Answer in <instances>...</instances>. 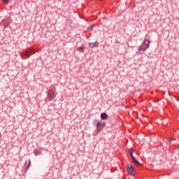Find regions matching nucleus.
Returning a JSON list of instances; mask_svg holds the SVG:
<instances>
[{
	"label": "nucleus",
	"instance_id": "0eeeda50",
	"mask_svg": "<svg viewBox=\"0 0 179 179\" xmlns=\"http://www.w3.org/2000/svg\"><path fill=\"white\" fill-rule=\"evenodd\" d=\"M94 47H99V42L89 43L90 48H94Z\"/></svg>",
	"mask_w": 179,
	"mask_h": 179
},
{
	"label": "nucleus",
	"instance_id": "423d86ee",
	"mask_svg": "<svg viewBox=\"0 0 179 179\" xmlns=\"http://www.w3.org/2000/svg\"><path fill=\"white\" fill-rule=\"evenodd\" d=\"M127 170L128 174H129V176H131L132 177L135 176V171H134V166L132 165L127 164Z\"/></svg>",
	"mask_w": 179,
	"mask_h": 179
},
{
	"label": "nucleus",
	"instance_id": "7ed1b4c3",
	"mask_svg": "<svg viewBox=\"0 0 179 179\" xmlns=\"http://www.w3.org/2000/svg\"><path fill=\"white\" fill-rule=\"evenodd\" d=\"M47 96L49 101H52L57 97V93L55 92V88H50L48 90Z\"/></svg>",
	"mask_w": 179,
	"mask_h": 179
},
{
	"label": "nucleus",
	"instance_id": "9b49d317",
	"mask_svg": "<svg viewBox=\"0 0 179 179\" xmlns=\"http://www.w3.org/2000/svg\"><path fill=\"white\" fill-rule=\"evenodd\" d=\"M93 27H94V25H90L89 27H88V30L90 31H93Z\"/></svg>",
	"mask_w": 179,
	"mask_h": 179
},
{
	"label": "nucleus",
	"instance_id": "f03ea898",
	"mask_svg": "<svg viewBox=\"0 0 179 179\" xmlns=\"http://www.w3.org/2000/svg\"><path fill=\"white\" fill-rule=\"evenodd\" d=\"M150 45V41H149V39L145 38L143 43L138 47V51L145 52L148 50V48H149Z\"/></svg>",
	"mask_w": 179,
	"mask_h": 179
},
{
	"label": "nucleus",
	"instance_id": "20e7f679",
	"mask_svg": "<svg viewBox=\"0 0 179 179\" xmlns=\"http://www.w3.org/2000/svg\"><path fill=\"white\" fill-rule=\"evenodd\" d=\"M94 125L96 124V131L97 132H101L103 129L106 127V123L99 122L97 119H94L93 121Z\"/></svg>",
	"mask_w": 179,
	"mask_h": 179
},
{
	"label": "nucleus",
	"instance_id": "6e6552de",
	"mask_svg": "<svg viewBox=\"0 0 179 179\" xmlns=\"http://www.w3.org/2000/svg\"><path fill=\"white\" fill-rule=\"evenodd\" d=\"M30 166H31V161H30L29 159L28 164H27V162H25V165H24L25 170L26 171L29 170V169L30 168Z\"/></svg>",
	"mask_w": 179,
	"mask_h": 179
},
{
	"label": "nucleus",
	"instance_id": "f257e3e1",
	"mask_svg": "<svg viewBox=\"0 0 179 179\" xmlns=\"http://www.w3.org/2000/svg\"><path fill=\"white\" fill-rule=\"evenodd\" d=\"M34 54H36L34 49L33 48H28L20 53V56L22 59H26L27 58H30V57Z\"/></svg>",
	"mask_w": 179,
	"mask_h": 179
},
{
	"label": "nucleus",
	"instance_id": "39448f33",
	"mask_svg": "<svg viewBox=\"0 0 179 179\" xmlns=\"http://www.w3.org/2000/svg\"><path fill=\"white\" fill-rule=\"evenodd\" d=\"M134 152H135L134 150V148H130L129 150V155H130V156L131 157L132 162L134 163V164H136V166H142V164L140 163L139 162H138V160H136L135 157H134Z\"/></svg>",
	"mask_w": 179,
	"mask_h": 179
},
{
	"label": "nucleus",
	"instance_id": "4468645a",
	"mask_svg": "<svg viewBox=\"0 0 179 179\" xmlns=\"http://www.w3.org/2000/svg\"><path fill=\"white\" fill-rule=\"evenodd\" d=\"M171 141H174V139L171 138Z\"/></svg>",
	"mask_w": 179,
	"mask_h": 179
},
{
	"label": "nucleus",
	"instance_id": "9d476101",
	"mask_svg": "<svg viewBox=\"0 0 179 179\" xmlns=\"http://www.w3.org/2000/svg\"><path fill=\"white\" fill-rule=\"evenodd\" d=\"M34 154L35 156H38L39 155H41V151L38 150H34Z\"/></svg>",
	"mask_w": 179,
	"mask_h": 179
},
{
	"label": "nucleus",
	"instance_id": "ddd939ff",
	"mask_svg": "<svg viewBox=\"0 0 179 179\" xmlns=\"http://www.w3.org/2000/svg\"><path fill=\"white\" fill-rule=\"evenodd\" d=\"M3 3H6V5H8V3H9V0H1Z\"/></svg>",
	"mask_w": 179,
	"mask_h": 179
},
{
	"label": "nucleus",
	"instance_id": "1a4fd4ad",
	"mask_svg": "<svg viewBox=\"0 0 179 179\" xmlns=\"http://www.w3.org/2000/svg\"><path fill=\"white\" fill-rule=\"evenodd\" d=\"M108 115L107 113H103L101 114V119L106 120L107 118Z\"/></svg>",
	"mask_w": 179,
	"mask_h": 179
},
{
	"label": "nucleus",
	"instance_id": "2eb2a0df",
	"mask_svg": "<svg viewBox=\"0 0 179 179\" xmlns=\"http://www.w3.org/2000/svg\"><path fill=\"white\" fill-rule=\"evenodd\" d=\"M99 1H103V0H99Z\"/></svg>",
	"mask_w": 179,
	"mask_h": 179
},
{
	"label": "nucleus",
	"instance_id": "f8f14e48",
	"mask_svg": "<svg viewBox=\"0 0 179 179\" xmlns=\"http://www.w3.org/2000/svg\"><path fill=\"white\" fill-rule=\"evenodd\" d=\"M81 50V51H80ZM78 51H80V52H84L83 46H80L78 48Z\"/></svg>",
	"mask_w": 179,
	"mask_h": 179
}]
</instances>
